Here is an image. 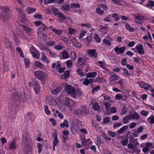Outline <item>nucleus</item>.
Listing matches in <instances>:
<instances>
[{"mask_svg":"<svg viewBox=\"0 0 154 154\" xmlns=\"http://www.w3.org/2000/svg\"><path fill=\"white\" fill-rule=\"evenodd\" d=\"M2 10L0 14V19L3 22H5L11 18V14L9 8L7 7L2 8Z\"/></svg>","mask_w":154,"mask_h":154,"instance_id":"obj_1","label":"nucleus"},{"mask_svg":"<svg viewBox=\"0 0 154 154\" xmlns=\"http://www.w3.org/2000/svg\"><path fill=\"white\" fill-rule=\"evenodd\" d=\"M65 92L73 98H75L77 97H80L82 95V93L77 91L72 86L70 85H66L65 88Z\"/></svg>","mask_w":154,"mask_h":154,"instance_id":"obj_2","label":"nucleus"},{"mask_svg":"<svg viewBox=\"0 0 154 154\" xmlns=\"http://www.w3.org/2000/svg\"><path fill=\"white\" fill-rule=\"evenodd\" d=\"M34 74L38 79L41 81H44L47 79L48 77L47 73L43 71L38 70L34 72Z\"/></svg>","mask_w":154,"mask_h":154,"instance_id":"obj_3","label":"nucleus"},{"mask_svg":"<svg viewBox=\"0 0 154 154\" xmlns=\"http://www.w3.org/2000/svg\"><path fill=\"white\" fill-rule=\"evenodd\" d=\"M134 17L135 21L138 24H142L146 19L145 17L140 14H135L134 16Z\"/></svg>","mask_w":154,"mask_h":154,"instance_id":"obj_4","label":"nucleus"},{"mask_svg":"<svg viewBox=\"0 0 154 154\" xmlns=\"http://www.w3.org/2000/svg\"><path fill=\"white\" fill-rule=\"evenodd\" d=\"M21 97L20 94L17 92L12 93L11 95V99L13 100L14 103L20 101Z\"/></svg>","mask_w":154,"mask_h":154,"instance_id":"obj_5","label":"nucleus"},{"mask_svg":"<svg viewBox=\"0 0 154 154\" xmlns=\"http://www.w3.org/2000/svg\"><path fill=\"white\" fill-rule=\"evenodd\" d=\"M87 53L88 56L90 57L95 58L98 56V53L95 49L88 50Z\"/></svg>","mask_w":154,"mask_h":154,"instance_id":"obj_6","label":"nucleus"},{"mask_svg":"<svg viewBox=\"0 0 154 154\" xmlns=\"http://www.w3.org/2000/svg\"><path fill=\"white\" fill-rule=\"evenodd\" d=\"M64 104L67 105L68 107L74 106L75 103L73 101L68 98H65L64 101Z\"/></svg>","mask_w":154,"mask_h":154,"instance_id":"obj_7","label":"nucleus"},{"mask_svg":"<svg viewBox=\"0 0 154 154\" xmlns=\"http://www.w3.org/2000/svg\"><path fill=\"white\" fill-rule=\"evenodd\" d=\"M125 47H121L120 48L118 47H116L114 49V51L116 52V54H118L123 53L125 51Z\"/></svg>","mask_w":154,"mask_h":154,"instance_id":"obj_8","label":"nucleus"},{"mask_svg":"<svg viewBox=\"0 0 154 154\" xmlns=\"http://www.w3.org/2000/svg\"><path fill=\"white\" fill-rule=\"evenodd\" d=\"M139 85L142 88L147 90L151 89V86L144 82H141L140 83Z\"/></svg>","mask_w":154,"mask_h":154,"instance_id":"obj_9","label":"nucleus"},{"mask_svg":"<svg viewBox=\"0 0 154 154\" xmlns=\"http://www.w3.org/2000/svg\"><path fill=\"white\" fill-rule=\"evenodd\" d=\"M135 48L139 54H144V51L143 45L140 44L136 46Z\"/></svg>","mask_w":154,"mask_h":154,"instance_id":"obj_10","label":"nucleus"},{"mask_svg":"<svg viewBox=\"0 0 154 154\" xmlns=\"http://www.w3.org/2000/svg\"><path fill=\"white\" fill-rule=\"evenodd\" d=\"M34 91L36 94L38 93L40 91V86L37 81H35L34 82Z\"/></svg>","mask_w":154,"mask_h":154,"instance_id":"obj_11","label":"nucleus"},{"mask_svg":"<svg viewBox=\"0 0 154 154\" xmlns=\"http://www.w3.org/2000/svg\"><path fill=\"white\" fill-rule=\"evenodd\" d=\"M41 54L42 56L41 60L42 62H46L47 63H49L50 62V60L48 59L44 52H41Z\"/></svg>","mask_w":154,"mask_h":154,"instance_id":"obj_12","label":"nucleus"},{"mask_svg":"<svg viewBox=\"0 0 154 154\" xmlns=\"http://www.w3.org/2000/svg\"><path fill=\"white\" fill-rule=\"evenodd\" d=\"M94 82V80L93 79H88L87 78H86L82 82V84L85 86H88Z\"/></svg>","mask_w":154,"mask_h":154,"instance_id":"obj_13","label":"nucleus"},{"mask_svg":"<svg viewBox=\"0 0 154 154\" xmlns=\"http://www.w3.org/2000/svg\"><path fill=\"white\" fill-rule=\"evenodd\" d=\"M4 42L5 44V46L7 48H12V45L10 42L8 40L7 38H5L4 40Z\"/></svg>","mask_w":154,"mask_h":154,"instance_id":"obj_14","label":"nucleus"},{"mask_svg":"<svg viewBox=\"0 0 154 154\" xmlns=\"http://www.w3.org/2000/svg\"><path fill=\"white\" fill-rule=\"evenodd\" d=\"M71 42L73 45L76 47L80 48L81 46V43L75 38H73L71 40Z\"/></svg>","mask_w":154,"mask_h":154,"instance_id":"obj_15","label":"nucleus"},{"mask_svg":"<svg viewBox=\"0 0 154 154\" xmlns=\"http://www.w3.org/2000/svg\"><path fill=\"white\" fill-rule=\"evenodd\" d=\"M69 75V71L68 70L65 71L63 74L60 76V79L65 80L66 78H68Z\"/></svg>","mask_w":154,"mask_h":154,"instance_id":"obj_16","label":"nucleus"},{"mask_svg":"<svg viewBox=\"0 0 154 154\" xmlns=\"http://www.w3.org/2000/svg\"><path fill=\"white\" fill-rule=\"evenodd\" d=\"M112 75L109 78V80L111 81L117 80L119 78V77L117 76L114 72H112Z\"/></svg>","mask_w":154,"mask_h":154,"instance_id":"obj_17","label":"nucleus"},{"mask_svg":"<svg viewBox=\"0 0 154 154\" xmlns=\"http://www.w3.org/2000/svg\"><path fill=\"white\" fill-rule=\"evenodd\" d=\"M58 17L59 19L60 22L61 23H63L66 18L64 14L61 13L59 14Z\"/></svg>","mask_w":154,"mask_h":154,"instance_id":"obj_18","label":"nucleus"},{"mask_svg":"<svg viewBox=\"0 0 154 154\" xmlns=\"http://www.w3.org/2000/svg\"><path fill=\"white\" fill-rule=\"evenodd\" d=\"M131 114H130L129 116H126L124 117L122 120V121L124 124H126L128 123V121L132 119L131 118Z\"/></svg>","mask_w":154,"mask_h":154,"instance_id":"obj_19","label":"nucleus"},{"mask_svg":"<svg viewBox=\"0 0 154 154\" xmlns=\"http://www.w3.org/2000/svg\"><path fill=\"white\" fill-rule=\"evenodd\" d=\"M97 75V73L95 72H88L86 75V77L89 78H94Z\"/></svg>","mask_w":154,"mask_h":154,"instance_id":"obj_20","label":"nucleus"},{"mask_svg":"<svg viewBox=\"0 0 154 154\" xmlns=\"http://www.w3.org/2000/svg\"><path fill=\"white\" fill-rule=\"evenodd\" d=\"M131 114L132 115L131 117L132 119L137 120L140 118L139 114L136 112H135L133 114L131 113Z\"/></svg>","mask_w":154,"mask_h":154,"instance_id":"obj_21","label":"nucleus"},{"mask_svg":"<svg viewBox=\"0 0 154 154\" xmlns=\"http://www.w3.org/2000/svg\"><path fill=\"white\" fill-rule=\"evenodd\" d=\"M10 149L12 150H14L16 148V143L14 140L11 142L9 146Z\"/></svg>","mask_w":154,"mask_h":154,"instance_id":"obj_22","label":"nucleus"},{"mask_svg":"<svg viewBox=\"0 0 154 154\" xmlns=\"http://www.w3.org/2000/svg\"><path fill=\"white\" fill-rule=\"evenodd\" d=\"M82 114H85L87 113V109L85 106H81L80 108Z\"/></svg>","mask_w":154,"mask_h":154,"instance_id":"obj_23","label":"nucleus"},{"mask_svg":"<svg viewBox=\"0 0 154 154\" xmlns=\"http://www.w3.org/2000/svg\"><path fill=\"white\" fill-rule=\"evenodd\" d=\"M62 89V87H59L56 88L52 90L51 91V92L52 94H56L58 93H60Z\"/></svg>","mask_w":154,"mask_h":154,"instance_id":"obj_24","label":"nucleus"},{"mask_svg":"<svg viewBox=\"0 0 154 154\" xmlns=\"http://www.w3.org/2000/svg\"><path fill=\"white\" fill-rule=\"evenodd\" d=\"M60 126L62 128H64L65 127L68 128L69 127V124L68 121L66 119H65L63 123L60 124Z\"/></svg>","mask_w":154,"mask_h":154,"instance_id":"obj_25","label":"nucleus"},{"mask_svg":"<svg viewBox=\"0 0 154 154\" xmlns=\"http://www.w3.org/2000/svg\"><path fill=\"white\" fill-rule=\"evenodd\" d=\"M34 66L37 67L39 68H44L45 67V65L40 62L36 61L35 62Z\"/></svg>","mask_w":154,"mask_h":154,"instance_id":"obj_26","label":"nucleus"},{"mask_svg":"<svg viewBox=\"0 0 154 154\" xmlns=\"http://www.w3.org/2000/svg\"><path fill=\"white\" fill-rule=\"evenodd\" d=\"M147 121L150 124L152 125L154 123V116L152 114L151 116L147 119Z\"/></svg>","mask_w":154,"mask_h":154,"instance_id":"obj_27","label":"nucleus"},{"mask_svg":"<svg viewBox=\"0 0 154 154\" xmlns=\"http://www.w3.org/2000/svg\"><path fill=\"white\" fill-rule=\"evenodd\" d=\"M61 54L63 57V59H65L68 58L69 57V54L66 51L64 50L61 52Z\"/></svg>","mask_w":154,"mask_h":154,"instance_id":"obj_28","label":"nucleus"},{"mask_svg":"<svg viewBox=\"0 0 154 154\" xmlns=\"http://www.w3.org/2000/svg\"><path fill=\"white\" fill-rule=\"evenodd\" d=\"M26 10L27 12L29 14H32L36 11L35 8L30 7H27Z\"/></svg>","mask_w":154,"mask_h":154,"instance_id":"obj_29","label":"nucleus"},{"mask_svg":"<svg viewBox=\"0 0 154 154\" xmlns=\"http://www.w3.org/2000/svg\"><path fill=\"white\" fill-rule=\"evenodd\" d=\"M51 11L53 14L55 16H58L60 13L58 9L54 7L52 8Z\"/></svg>","mask_w":154,"mask_h":154,"instance_id":"obj_30","label":"nucleus"},{"mask_svg":"<svg viewBox=\"0 0 154 154\" xmlns=\"http://www.w3.org/2000/svg\"><path fill=\"white\" fill-rule=\"evenodd\" d=\"M28 134L27 132H23L22 135V142L25 143L27 141V136Z\"/></svg>","mask_w":154,"mask_h":154,"instance_id":"obj_31","label":"nucleus"},{"mask_svg":"<svg viewBox=\"0 0 154 154\" xmlns=\"http://www.w3.org/2000/svg\"><path fill=\"white\" fill-rule=\"evenodd\" d=\"M103 104L105 106L106 109L107 110H109L111 107V105L108 102L105 101L103 102Z\"/></svg>","mask_w":154,"mask_h":154,"instance_id":"obj_32","label":"nucleus"},{"mask_svg":"<svg viewBox=\"0 0 154 154\" xmlns=\"http://www.w3.org/2000/svg\"><path fill=\"white\" fill-rule=\"evenodd\" d=\"M103 97L104 100H109L110 102L113 103V102L112 100L110 97L108 95H106L105 94H103L102 95Z\"/></svg>","mask_w":154,"mask_h":154,"instance_id":"obj_33","label":"nucleus"},{"mask_svg":"<svg viewBox=\"0 0 154 154\" xmlns=\"http://www.w3.org/2000/svg\"><path fill=\"white\" fill-rule=\"evenodd\" d=\"M93 108L94 110L97 111H100V108L98 104L97 103L93 104Z\"/></svg>","mask_w":154,"mask_h":154,"instance_id":"obj_34","label":"nucleus"},{"mask_svg":"<svg viewBox=\"0 0 154 154\" xmlns=\"http://www.w3.org/2000/svg\"><path fill=\"white\" fill-rule=\"evenodd\" d=\"M104 78L103 77L97 78H96L95 82H97L99 83H103L105 82Z\"/></svg>","mask_w":154,"mask_h":154,"instance_id":"obj_35","label":"nucleus"},{"mask_svg":"<svg viewBox=\"0 0 154 154\" xmlns=\"http://www.w3.org/2000/svg\"><path fill=\"white\" fill-rule=\"evenodd\" d=\"M85 39L86 41L85 43L86 44H88L91 42L93 39L91 36H87Z\"/></svg>","mask_w":154,"mask_h":154,"instance_id":"obj_36","label":"nucleus"},{"mask_svg":"<svg viewBox=\"0 0 154 154\" xmlns=\"http://www.w3.org/2000/svg\"><path fill=\"white\" fill-rule=\"evenodd\" d=\"M127 126H123V127L121 128L119 130L117 131V133L119 134H121L122 132H124L125 129H127Z\"/></svg>","mask_w":154,"mask_h":154,"instance_id":"obj_37","label":"nucleus"},{"mask_svg":"<svg viewBox=\"0 0 154 154\" xmlns=\"http://www.w3.org/2000/svg\"><path fill=\"white\" fill-rule=\"evenodd\" d=\"M55 42L54 41H50L47 42L45 44L47 46H54L55 44Z\"/></svg>","mask_w":154,"mask_h":154,"instance_id":"obj_38","label":"nucleus"},{"mask_svg":"<svg viewBox=\"0 0 154 154\" xmlns=\"http://www.w3.org/2000/svg\"><path fill=\"white\" fill-rule=\"evenodd\" d=\"M17 51L19 53L21 57L24 58V56L23 55V53L20 47H17L16 48Z\"/></svg>","mask_w":154,"mask_h":154,"instance_id":"obj_39","label":"nucleus"},{"mask_svg":"<svg viewBox=\"0 0 154 154\" xmlns=\"http://www.w3.org/2000/svg\"><path fill=\"white\" fill-rule=\"evenodd\" d=\"M94 38L97 43H100L101 41V39L99 37L98 35L97 34H95Z\"/></svg>","mask_w":154,"mask_h":154,"instance_id":"obj_40","label":"nucleus"},{"mask_svg":"<svg viewBox=\"0 0 154 154\" xmlns=\"http://www.w3.org/2000/svg\"><path fill=\"white\" fill-rule=\"evenodd\" d=\"M62 10L63 11H68L70 10L69 6L67 5H61Z\"/></svg>","mask_w":154,"mask_h":154,"instance_id":"obj_41","label":"nucleus"},{"mask_svg":"<svg viewBox=\"0 0 154 154\" xmlns=\"http://www.w3.org/2000/svg\"><path fill=\"white\" fill-rule=\"evenodd\" d=\"M96 13L100 15H103L104 13V11L103 10H101L100 8L98 7L96 9Z\"/></svg>","mask_w":154,"mask_h":154,"instance_id":"obj_42","label":"nucleus"},{"mask_svg":"<svg viewBox=\"0 0 154 154\" xmlns=\"http://www.w3.org/2000/svg\"><path fill=\"white\" fill-rule=\"evenodd\" d=\"M112 17L115 19V20L116 21H118L120 19V17L118 16V15L116 13H114L112 15Z\"/></svg>","mask_w":154,"mask_h":154,"instance_id":"obj_43","label":"nucleus"},{"mask_svg":"<svg viewBox=\"0 0 154 154\" xmlns=\"http://www.w3.org/2000/svg\"><path fill=\"white\" fill-rule=\"evenodd\" d=\"M71 57L72 60L75 61L76 60V56L75 52L74 51L71 52Z\"/></svg>","mask_w":154,"mask_h":154,"instance_id":"obj_44","label":"nucleus"},{"mask_svg":"<svg viewBox=\"0 0 154 154\" xmlns=\"http://www.w3.org/2000/svg\"><path fill=\"white\" fill-rule=\"evenodd\" d=\"M63 45L61 44L60 45H57L54 46V48L57 50H60L62 49L63 47Z\"/></svg>","mask_w":154,"mask_h":154,"instance_id":"obj_45","label":"nucleus"},{"mask_svg":"<svg viewBox=\"0 0 154 154\" xmlns=\"http://www.w3.org/2000/svg\"><path fill=\"white\" fill-rule=\"evenodd\" d=\"M70 6L71 8H79L80 7V5L78 3H72L70 4Z\"/></svg>","mask_w":154,"mask_h":154,"instance_id":"obj_46","label":"nucleus"},{"mask_svg":"<svg viewBox=\"0 0 154 154\" xmlns=\"http://www.w3.org/2000/svg\"><path fill=\"white\" fill-rule=\"evenodd\" d=\"M52 30L54 32L56 33L58 35H61L62 34V30H58L55 29H53Z\"/></svg>","mask_w":154,"mask_h":154,"instance_id":"obj_47","label":"nucleus"},{"mask_svg":"<svg viewBox=\"0 0 154 154\" xmlns=\"http://www.w3.org/2000/svg\"><path fill=\"white\" fill-rule=\"evenodd\" d=\"M143 38L144 40H149L150 39L152 40V37L151 36L150 33L149 32L148 33V35H146L143 37Z\"/></svg>","mask_w":154,"mask_h":154,"instance_id":"obj_48","label":"nucleus"},{"mask_svg":"<svg viewBox=\"0 0 154 154\" xmlns=\"http://www.w3.org/2000/svg\"><path fill=\"white\" fill-rule=\"evenodd\" d=\"M108 134L111 137H114L116 136V132H112L110 131H108L107 132Z\"/></svg>","mask_w":154,"mask_h":154,"instance_id":"obj_49","label":"nucleus"},{"mask_svg":"<svg viewBox=\"0 0 154 154\" xmlns=\"http://www.w3.org/2000/svg\"><path fill=\"white\" fill-rule=\"evenodd\" d=\"M45 27L39 28L37 32L38 34L40 35L41 32H45Z\"/></svg>","mask_w":154,"mask_h":154,"instance_id":"obj_50","label":"nucleus"},{"mask_svg":"<svg viewBox=\"0 0 154 154\" xmlns=\"http://www.w3.org/2000/svg\"><path fill=\"white\" fill-rule=\"evenodd\" d=\"M77 74H79L81 77H82L84 76L83 72L82 70L80 69H78L76 70Z\"/></svg>","mask_w":154,"mask_h":154,"instance_id":"obj_51","label":"nucleus"},{"mask_svg":"<svg viewBox=\"0 0 154 154\" xmlns=\"http://www.w3.org/2000/svg\"><path fill=\"white\" fill-rule=\"evenodd\" d=\"M125 28L126 29L128 30L130 32H133L134 30L133 28H131L128 23H127L126 24Z\"/></svg>","mask_w":154,"mask_h":154,"instance_id":"obj_52","label":"nucleus"},{"mask_svg":"<svg viewBox=\"0 0 154 154\" xmlns=\"http://www.w3.org/2000/svg\"><path fill=\"white\" fill-rule=\"evenodd\" d=\"M95 140L97 141V144L99 146H100L101 144V140L100 137H97L95 138Z\"/></svg>","mask_w":154,"mask_h":154,"instance_id":"obj_53","label":"nucleus"},{"mask_svg":"<svg viewBox=\"0 0 154 154\" xmlns=\"http://www.w3.org/2000/svg\"><path fill=\"white\" fill-rule=\"evenodd\" d=\"M86 32L85 30H83L81 32V33L79 34V38L80 39L82 38L83 36H84L85 35L86 33Z\"/></svg>","mask_w":154,"mask_h":154,"instance_id":"obj_54","label":"nucleus"},{"mask_svg":"<svg viewBox=\"0 0 154 154\" xmlns=\"http://www.w3.org/2000/svg\"><path fill=\"white\" fill-rule=\"evenodd\" d=\"M80 140L81 143L82 145H83L85 146H87V141L85 140V139L84 138H82L81 139H80Z\"/></svg>","mask_w":154,"mask_h":154,"instance_id":"obj_55","label":"nucleus"},{"mask_svg":"<svg viewBox=\"0 0 154 154\" xmlns=\"http://www.w3.org/2000/svg\"><path fill=\"white\" fill-rule=\"evenodd\" d=\"M37 147L38 149V153L40 154L41 153L42 149V145L40 143H38L37 144Z\"/></svg>","mask_w":154,"mask_h":154,"instance_id":"obj_56","label":"nucleus"},{"mask_svg":"<svg viewBox=\"0 0 154 154\" xmlns=\"http://www.w3.org/2000/svg\"><path fill=\"white\" fill-rule=\"evenodd\" d=\"M146 5L147 6H149L150 7H154V2L152 0H149Z\"/></svg>","mask_w":154,"mask_h":154,"instance_id":"obj_57","label":"nucleus"},{"mask_svg":"<svg viewBox=\"0 0 154 154\" xmlns=\"http://www.w3.org/2000/svg\"><path fill=\"white\" fill-rule=\"evenodd\" d=\"M140 113L142 116L145 117H146L148 115L149 113V112L147 111H146L144 110H142L140 111Z\"/></svg>","mask_w":154,"mask_h":154,"instance_id":"obj_58","label":"nucleus"},{"mask_svg":"<svg viewBox=\"0 0 154 154\" xmlns=\"http://www.w3.org/2000/svg\"><path fill=\"white\" fill-rule=\"evenodd\" d=\"M44 107V110L45 113L47 115H50V112L48 109V106L47 105H45Z\"/></svg>","mask_w":154,"mask_h":154,"instance_id":"obj_59","label":"nucleus"},{"mask_svg":"<svg viewBox=\"0 0 154 154\" xmlns=\"http://www.w3.org/2000/svg\"><path fill=\"white\" fill-rule=\"evenodd\" d=\"M103 42L104 44L108 46H109L111 45V42L106 39H103Z\"/></svg>","mask_w":154,"mask_h":154,"instance_id":"obj_60","label":"nucleus"},{"mask_svg":"<svg viewBox=\"0 0 154 154\" xmlns=\"http://www.w3.org/2000/svg\"><path fill=\"white\" fill-rule=\"evenodd\" d=\"M32 55L34 58L39 59L40 56V54L39 52L37 53H32Z\"/></svg>","mask_w":154,"mask_h":154,"instance_id":"obj_61","label":"nucleus"},{"mask_svg":"<svg viewBox=\"0 0 154 154\" xmlns=\"http://www.w3.org/2000/svg\"><path fill=\"white\" fill-rule=\"evenodd\" d=\"M66 64L67 67L70 68L72 65V63L71 60H68L66 62Z\"/></svg>","mask_w":154,"mask_h":154,"instance_id":"obj_62","label":"nucleus"},{"mask_svg":"<svg viewBox=\"0 0 154 154\" xmlns=\"http://www.w3.org/2000/svg\"><path fill=\"white\" fill-rule=\"evenodd\" d=\"M52 142L53 145L56 146L59 142L58 138H53Z\"/></svg>","mask_w":154,"mask_h":154,"instance_id":"obj_63","label":"nucleus"},{"mask_svg":"<svg viewBox=\"0 0 154 154\" xmlns=\"http://www.w3.org/2000/svg\"><path fill=\"white\" fill-rule=\"evenodd\" d=\"M123 95L120 94H117L115 96L116 98L118 100L121 99Z\"/></svg>","mask_w":154,"mask_h":154,"instance_id":"obj_64","label":"nucleus"}]
</instances>
